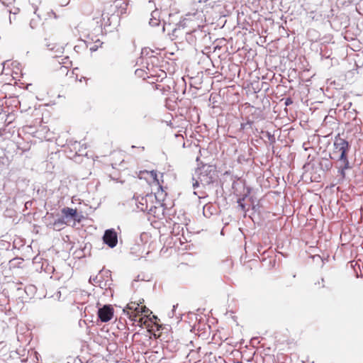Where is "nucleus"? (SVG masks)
<instances>
[{
  "instance_id": "obj_1",
  "label": "nucleus",
  "mask_w": 363,
  "mask_h": 363,
  "mask_svg": "<svg viewBox=\"0 0 363 363\" xmlns=\"http://www.w3.org/2000/svg\"><path fill=\"white\" fill-rule=\"evenodd\" d=\"M348 150V142L342 138H335L333 143V150L330 153V157L331 160H337V168L338 169V173L342 178H345V170L350 167L347 157Z\"/></svg>"
},
{
  "instance_id": "obj_2",
  "label": "nucleus",
  "mask_w": 363,
  "mask_h": 363,
  "mask_svg": "<svg viewBox=\"0 0 363 363\" xmlns=\"http://www.w3.org/2000/svg\"><path fill=\"white\" fill-rule=\"evenodd\" d=\"M59 64L65 65H60L58 71L60 72V74H65L67 76H69V78L74 79L76 82L84 83L85 86H88L89 82H92V79L91 78L83 76H81L80 78H79L78 68L73 69L72 71L69 74L68 68L72 65V61L69 60V57L62 59V62H59Z\"/></svg>"
},
{
  "instance_id": "obj_3",
  "label": "nucleus",
  "mask_w": 363,
  "mask_h": 363,
  "mask_svg": "<svg viewBox=\"0 0 363 363\" xmlns=\"http://www.w3.org/2000/svg\"><path fill=\"white\" fill-rule=\"evenodd\" d=\"M135 308H139V303L136 302L131 301L127 304L125 308L123 310L124 313L128 315L129 318L134 321L138 322L140 325L143 324L145 325L146 320H144V318H139L138 320L136 319V315H133V313L135 312Z\"/></svg>"
},
{
  "instance_id": "obj_4",
  "label": "nucleus",
  "mask_w": 363,
  "mask_h": 363,
  "mask_svg": "<svg viewBox=\"0 0 363 363\" xmlns=\"http://www.w3.org/2000/svg\"><path fill=\"white\" fill-rule=\"evenodd\" d=\"M103 240L108 247L111 248L116 247L118 243V237L115 230H106L104 233Z\"/></svg>"
},
{
  "instance_id": "obj_5",
  "label": "nucleus",
  "mask_w": 363,
  "mask_h": 363,
  "mask_svg": "<svg viewBox=\"0 0 363 363\" xmlns=\"http://www.w3.org/2000/svg\"><path fill=\"white\" fill-rule=\"evenodd\" d=\"M98 316L101 321L108 322L113 316V308L111 306L105 305L98 311Z\"/></svg>"
},
{
  "instance_id": "obj_6",
  "label": "nucleus",
  "mask_w": 363,
  "mask_h": 363,
  "mask_svg": "<svg viewBox=\"0 0 363 363\" xmlns=\"http://www.w3.org/2000/svg\"><path fill=\"white\" fill-rule=\"evenodd\" d=\"M152 195H147L145 196H138L136 199V206L141 211H151L152 206H149L147 201L149 199H152Z\"/></svg>"
},
{
  "instance_id": "obj_7",
  "label": "nucleus",
  "mask_w": 363,
  "mask_h": 363,
  "mask_svg": "<svg viewBox=\"0 0 363 363\" xmlns=\"http://www.w3.org/2000/svg\"><path fill=\"white\" fill-rule=\"evenodd\" d=\"M140 178H144L149 180L150 184H155L162 188V185L157 178V174L156 171H143L140 172Z\"/></svg>"
},
{
  "instance_id": "obj_8",
  "label": "nucleus",
  "mask_w": 363,
  "mask_h": 363,
  "mask_svg": "<svg viewBox=\"0 0 363 363\" xmlns=\"http://www.w3.org/2000/svg\"><path fill=\"white\" fill-rule=\"evenodd\" d=\"M61 212L65 218H71L74 221H77V223H80L83 218L82 216H79L78 214L77 208L65 207L62 209Z\"/></svg>"
},
{
  "instance_id": "obj_9",
  "label": "nucleus",
  "mask_w": 363,
  "mask_h": 363,
  "mask_svg": "<svg viewBox=\"0 0 363 363\" xmlns=\"http://www.w3.org/2000/svg\"><path fill=\"white\" fill-rule=\"evenodd\" d=\"M111 25V16L107 12H103L101 13V18L100 20V26L106 28Z\"/></svg>"
},
{
  "instance_id": "obj_10",
  "label": "nucleus",
  "mask_w": 363,
  "mask_h": 363,
  "mask_svg": "<svg viewBox=\"0 0 363 363\" xmlns=\"http://www.w3.org/2000/svg\"><path fill=\"white\" fill-rule=\"evenodd\" d=\"M96 40H94V42L93 44H90L89 45H86L89 48V50L91 52L96 51L99 48H101L103 45V42L101 40V39L99 38V36H95Z\"/></svg>"
},
{
  "instance_id": "obj_11",
  "label": "nucleus",
  "mask_w": 363,
  "mask_h": 363,
  "mask_svg": "<svg viewBox=\"0 0 363 363\" xmlns=\"http://www.w3.org/2000/svg\"><path fill=\"white\" fill-rule=\"evenodd\" d=\"M140 241L144 245H146L147 244H150L152 241V235L150 233L147 232H143L140 235Z\"/></svg>"
},
{
  "instance_id": "obj_12",
  "label": "nucleus",
  "mask_w": 363,
  "mask_h": 363,
  "mask_svg": "<svg viewBox=\"0 0 363 363\" xmlns=\"http://www.w3.org/2000/svg\"><path fill=\"white\" fill-rule=\"evenodd\" d=\"M95 36L96 35L94 33H88L86 36H84V42L86 44V45L94 43V40H96Z\"/></svg>"
},
{
  "instance_id": "obj_13",
  "label": "nucleus",
  "mask_w": 363,
  "mask_h": 363,
  "mask_svg": "<svg viewBox=\"0 0 363 363\" xmlns=\"http://www.w3.org/2000/svg\"><path fill=\"white\" fill-rule=\"evenodd\" d=\"M157 13L156 11H155L152 13V18H150V24L153 26H158L159 23H160L159 19L155 18V16H154L155 13Z\"/></svg>"
},
{
  "instance_id": "obj_14",
  "label": "nucleus",
  "mask_w": 363,
  "mask_h": 363,
  "mask_svg": "<svg viewBox=\"0 0 363 363\" xmlns=\"http://www.w3.org/2000/svg\"><path fill=\"white\" fill-rule=\"evenodd\" d=\"M65 224H66V222L64 220V218H58L57 220H55V222L53 223L54 227L62 226V225H65Z\"/></svg>"
},
{
  "instance_id": "obj_15",
  "label": "nucleus",
  "mask_w": 363,
  "mask_h": 363,
  "mask_svg": "<svg viewBox=\"0 0 363 363\" xmlns=\"http://www.w3.org/2000/svg\"><path fill=\"white\" fill-rule=\"evenodd\" d=\"M77 145H79V144L75 143V144H74V147H69L70 152H72V149H74V151H75L74 154L70 153L69 157H74L76 155H79V153H78V152L77 151V149L79 147H77Z\"/></svg>"
},
{
  "instance_id": "obj_16",
  "label": "nucleus",
  "mask_w": 363,
  "mask_h": 363,
  "mask_svg": "<svg viewBox=\"0 0 363 363\" xmlns=\"http://www.w3.org/2000/svg\"><path fill=\"white\" fill-rule=\"evenodd\" d=\"M141 310H142L141 306L139 304V308H135V312L133 313V315H136L137 320H138L139 318H141L140 315L143 314V311H141Z\"/></svg>"
},
{
  "instance_id": "obj_17",
  "label": "nucleus",
  "mask_w": 363,
  "mask_h": 363,
  "mask_svg": "<svg viewBox=\"0 0 363 363\" xmlns=\"http://www.w3.org/2000/svg\"><path fill=\"white\" fill-rule=\"evenodd\" d=\"M143 311V314H144L145 316H147L149 313H152V312L145 306H141Z\"/></svg>"
},
{
  "instance_id": "obj_18",
  "label": "nucleus",
  "mask_w": 363,
  "mask_h": 363,
  "mask_svg": "<svg viewBox=\"0 0 363 363\" xmlns=\"http://www.w3.org/2000/svg\"><path fill=\"white\" fill-rule=\"evenodd\" d=\"M238 206L240 207V208L243 211H245V204L242 203V200L241 199H239L238 201Z\"/></svg>"
},
{
  "instance_id": "obj_19",
  "label": "nucleus",
  "mask_w": 363,
  "mask_h": 363,
  "mask_svg": "<svg viewBox=\"0 0 363 363\" xmlns=\"http://www.w3.org/2000/svg\"><path fill=\"white\" fill-rule=\"evenodd\" d=\"M289 101H287V103H286V106H289Z\"/></svg>"
},
{
  "instance_id": "obj_20",
  "label": "nucleus",
  "mask_w": 363,
  "mask_h": 363,
  "mask_svg": "<svg viewBox=\"0 0 363 363\" xmlns=\"http://www.w3.org/2000/svg\"><path fill=\"white\" fill-rule=\"evenodd\" d=\"M289 101H287V103H286V106H289Z\"/></svg>"
}]
</instances>
